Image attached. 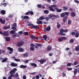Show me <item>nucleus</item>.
<instances>
[{"label": "nucleus", "instance_id": "33", "mask_svg": "<svg viewBox=\"0 0 79 79\" xmlns=\"http://www.w3.org/2000/svg\"><path fill=\"white\" fill-rule=\"evenodd\" d=\"M78 64V62L77 61H75L73 63V64H72V65L73 66V65H74V66H76V65H77V64Z\"/></svg>", "mask_w": 79, "mask_h": 79}, {"label": "nucleus", "instance_id": "13", "mask_svg": "<svg viewBox=\"0 0 79 79\" xmlns=\"http://www.w3.org/2000/svg\"><path fill=\"white\" fill-rule=\"evenodd\" d=\"M30 37L31 38V39H36V40H39L37 37H36L32 35H30Z\"/></svg>", "mask_w": 79, "mask_h": 79}, {"label": "nucleus", "instance_id": "19", "mask_svg": "<svg viewBox=\"0 0 79 79\" xmlns=\"http://www.w3.org/2000/svg\"><path fill=\"white\" fill-rule=\"evenodd\" d=\"M1 13L2 15H4L6 14V11L3 10H2L1 11Z\"/></svg>", "mask_w": 79, "mask_h": 79}, {"label": "nucleus", "instance_id": "35", "mask_svg": "<svg viewBox=\"0 0 79 79\" xmlns=\"http://www.w3.org/2000/svg\"><path fill=\"white\" fill-rule=\"evenodd\" d=\"M7 48L9 50V51H13V48H10V47H8Z\"/></svg>", "mask_w": 79, "mask_h": 79}, {"label": "nucleus", "instance_id": "30", "mask_svg": "<svg viewBox=\"0 0 79 79\" xmlns=\"http://www.w3.org/2000/svg\"><path fill=\"white\" fill-rule=\"evenodd\" d=\"M10 34H15V31L14 30H11L10 32Z\"/></svg>", "mask_w": 79, "mask_h": 79}, {"label": "nucleus", "instance_id": "37", "mask_svg": "<svg viewBox=\"0 0 79 79\" xmlns=\"http://www.w3.org/2000/svg\"><path fill=\"white\" fill-rule=\"evenodd\" d=\"M31 65L32 66H34V67H37V64L34 63H31Z\"/></svg>", "mask_w": 79, "mask_h": 79}, {"label": "nucleus", "instance_id": "62", "mask_svg": "<svg viewBox=\"0 0 79 79\" xmlns=\"http://www.w3.org/2000/svg\"><path fill=\"white\" fill-rule=\"evenodd\" d=\"M23 77V79H26V77H26V76L24 75Z\"/></svg>", "mask_w": 79, "mask_h": 79}, {"label": "nucleus", "instance_id": "41", "mask_svg": "<svg viewBox=\"0 0 79 79\" xmlns=\"http://www.w3.org/2000/svg\"><path fill=\"white\" fill-rule=\"evenodd\" d=\"M63 39H62V38H59L58 39V41L59 42H63Z\"/></svg>", "mask_w": 79, "mask_h": 79}, {"label": "nucleus", "instance_id": "60", "mask_svg": "<svg viewBox=\"0 0 79 79\" xmlns=\"http://www.w3.org/2000/svg\"><path fill=\"white\" fill-rule=\"evenodd\" d=\"M24 19H29V17H28V16H24Z\"/></svg>", "mask_w": 79, "mask_h": 79}, {"label": "nucleus", "instance_id": "21", "mask_svg": "<svg viewBox=\"0 0 79 79\" xmlns=\"http://www.w3.org/2000/svg\"><path fill=\"white\" fill-rule=\"evenodd\" d=\"M57 27L58 29H60L61 27V24L59 23L58 22L57 23Z\"/></svg>", "mask_w": 79, "mask_h": 79}, {"label": "nucleus", "instance_id": "64", "mask_svg": "<svg viewBox=\"0 0 79 79\" xmlns=\"http://www.w3.org/2000/svg\"><path fill=\"white\" fill-rule=\"evenodd\" d=\"M35 45H34V44H30V46H31V47H34V46Z\"/></svg>", "mask_w": 79, "mask_h": 79}, {"label": "nucleus", "instance_id": "49", "mask_svg": "<svg viewBox=\"0 0 79 79\" xmlns=\"http://www.w3.org/2000/svg\"><path fill=\"white\" fill-rule=\"evenodd\" d=\"M14 60L15 61H17V62L20 61V59H15Z\"/></svg>", "mask_w": 79, "mask_h": 79}, {"label": "nucleus", "instance_id": "17", "mask_svg": "<svg viewBox=\"0 0 79 79\" xmlns=\"http://www.w3.org/2000/svg\"><path fill=\"white\" fill-rule=\"evenodd\" d=\"M48 8L49 9V11H55V10L52 7L50 6H49Z\"/></svg>", "mask_w": 79, "mask_h": 79}, {"label": "nucleus", "instance_id": "51", "mask_svg": "<svg viewBox=\"0 0 79 79\" xmlns=\"http://www.w3.org/2000/svg\"><path fill=\"white\" fill-rule=\"evenodd\" d=\"M12 26L14 27H16L17 26V24L16 23H15L14 24H12Z\"/></svg>", "mask_w": 79, "mask_h": 79}, {"label": "nucleus", "instance_id": "56", "mask_svg": "<svg viewBox=\"0 0 79 79\" xmlns=\"http://www.w3.org/2000/svg\"><path fill=\"white\" fill-rule=\"evenodd\" d=\"M63 8H64V10H68V7H66V6H63Z\"/></svg>", "mask_w": 79, "mask_h": 79}, {"label": "nucleus", "instance_id": "52", "mask_svg": "<svg viewBox=\"0 0 79 79\" xmlns=\"http://www.w3.org/2000/svg\"><path fill=\"white\" fill-rule=\"evenodd\" d=\"M72 69H73L72 68H67V70L68 71H72Z\"/></svg>", "mask_w": 79, "mask_h": 79}, {"label": "nucleus", "instance_id": "10", "mask_svg": "<svg viewBox=\"0 0 79 79\" xmlns=\"http://www.w3.org/2000/svg\"><path fill=\"white\" fill-rule=\"evenodd\" d=\"M32 29H39L40 27H39V26L37 25H33V26H32Z\"/></svg>", "mask_w": 79, "mask_h": 79}, {"label": "nucleus", "instance_id": "46", "mask_svg": "<svg viewBox=\"0 0 79 79\" xmlns=\"http://www.w3.org/2000/svg\"><path fill=\"white\" fill-rule=\"evenodd\" d=\"M64 14L65 15H65H66V16H69V12H64Z\"/></svg>", "mask_w": 79, "mask_h": 79}, {"label": "nucleus", "instance_id": "45", "mask_svg": "<svg viewBox=\"0 0 79 79\" xmlns=\"http://www.w3.org/2000/svg\"><path fill=\"white\" fill-rule=\"evenodd\" d=\"M24 35H29V33L27 32H25L24 33Z\"/></svg>", "mask_w": 79, "mask_h": 79}, {"label": "nucleus", "instance_id": "4", "mask_svg": "<svg viewBox=\"0 0 79 79\" xmlns=\"http://www.w3.org/2000/svg\"><path fill=\"white\" fill-rule=\"evenodd\" d=\"M51 30V27L50 26H48L47 28H44V32H47V31H49Z\"/></svg>", "mask_w": 79, "mask_h": 79}, {"label": "nucleus", "instance_id": "57", "mask_svg": "<svg viewBox=\"0 0 79 79\" xmlns=\"http://www.w3.org/2000/svg\"><path fill=\"white\" fill-rule=\"evenodd\" d=\"M30 50H32V51H34V48H33L32 47H31L30 48Z\"/></svg>", "mask_w": 79, "mask_h": 79}, {"label": "nucleus", "instance_id": "48", "mask_svg": "<svg viewBox=\"0 0 79 79\" xmlns=\"http://www.w3.org/2000/svg\"><path fill=\"white\" fill-rule=\"evenodd\" d=\"M12 29H13V30H15V31H17V29H16V27H15L12 26Z\"/></svg>", "mask_w": 79, "mask_h": 79}, {"label": "nucleus", "instance_id": "27", "mask_svg": "<svg viewBox=\"0 0 79 79\" xmlns=\"http://www.w3.org/2000/svg\"><path fill=\"white\" fill-rule=\"evenodd\" d=\"M10 75L11 74H15V71H14V70H12L10 71Z\"/></svg>", "mask_w": 79, "mask_h": 79}, {"label": "nucleus", "instance_id": "61", "mask_svg": "<svg viewBox=\"0 0 79 79\" xmlns=\"http://www.w3.org/2000/svg\"><path fill=\"white\" fill-rule=\"evenodd\" d=\"M36 79H39V78H40V77H39V75H36V76L35 77Z\"/></svg>", "mask_w": 79, "mask_h": 79}, {"label": "nucleus", "instance_id": "55", "mask_svg": "<svg viewBox=\"0 0 79 79\" xmlns=\"http://www.w3.org/2000/svg\"><path fill=\"white\" fill-rule=\"evenodd\" d=\"M67 66H71V63H68L67 64Z\"/></svg>", "mask_w": 79, "mask_h": 79}, {"label": "nucleus", "instance_id": "24", "mask_svg": "<svg viewBox=\"0 0 79 79\" xmlns=\"http://www.w3.org/2000/svg\"><path fill=\"white\" fill-rule=\"evenodd\" d=\"M73 73L74 75H76L77 73V69H75L74 71H73Z\"/></svg>", "mask_w": 79, "mask_h": 79}, {"label": "nucleus", "instance_id": "39", "mask_svg": "<svg viewBox=\"0 0 79 79\" xmlns=\"http://www.w3.org/2000/svg\"><path fill=\"white\" fill-rule=\"evenodd\" d=\"M43 39L45 40H47V36L46 35H44L43 36Z\"/></svg>", "mask_w": 79, "mask_h": 79}, {"label": "nucleus", "instance_id": "11", "mask_svg": "<svg viewBox=\"0 0 79 79\" xmlns=\"http://www.w3.org/2000/svg\"><path fill=\"white\" fill-rule=\"evenodd\" d=\"M54 9L56 10V11L58 12V13H60V12H61V11H62V9H59L57 7L55 8Z\"/></svg>", "mask_w": 79, "mask_h": 79}, {"label": "nucleus", "instance_id": "2", "mask_svg": "<svg viewBox=\"0 0 79 79\" xmlns=\"http://www.w3.org/2000/svg\"><path fill=\"white\" fill-rule=\"evenodd\" d=\"M49 17L50 18H51L52 19H55V18H57V16L53 14H51L49 15Z\"/></svg>", "mask_w": 79, "mask_h": 79}, {"label": "nucleus", "instance_id": "47", "mask_svg": "<svg viewBox=\"0 0 79 79\" xmlns=\"http://www.w3.org/2000/svg\"><path fill=\"white\" fill-rule=\"evenodd\" d=\"M61 38L62 39V40H66L67 39L66 37L64 36H62L61 37Z\"/></svg>", "mask_w": 79, "mask_h": 79}, {"label": "nucleus", "instance_id": "22", "mask_svg": "<svg viewBox=\"0 0 79 79\" xmlns=\"http://www.w3.org/2000/svg\"><path fill=\"white\" fill-rule=\"evenodd\" d=\"M68 19V17L67 16H65L64 17L63 20V22H66V21H67V19Z\"/></svg>", "mask_w": 79, "mask_h": 79}, {"label": "nucleus", "instance_id": "63", "mask_svg": "<svg viewBox=\"0 0 79 79\" xmlns=\"http://www.w3.org/2000/svg\"><path fill=\"white\" fill-rule=\"evenodd\" d=\"M74 2H75L76 3H79V1L77 0H74Z\"/></svg>", "mask_w": 79, "mask_h": 79}, {"label": "nucleus", "instance_id": "8", "mask_svg": "<svg viewBox=\"0 0 79 79\" xmlns=\"http://www.w3.org/2000/svg\"><path fill=\"white\" fill-rule=\"evenodd\" d=\"M38 61L40 62V64H43L44 63H45L46 62V60H43L42 59H41V60H38Z\"/></svg>", "mask_w": 79, "mask_h": 79}, {"label": "nucleus", "instance_id": "18", "mask_svg": "<svg viewBox=\"0 0 79 79\" xmlns=\"http://www.w3.org/2000/svg\"><path fill=\"white\" fill-rule=\"evenodd\" d=\"M71 15L72 17H75V16H76V13L74 12H72Z\"/></svg>", "mask_w": 79, "mask_h": 79}, {"label": "nucleus", "instance_id": "32", "mask_svg": "<svg viewBox=\"0 0 79 79\" xmlns=\"http://www.w3.org/2000/svg\"><path fill=\"white\" fill-rule=\"evenodd\" d=\"M6 5H7V4H6V3H1L0 6H2V5H3V6H4V7H5V6H6Z\"/></svg>", "mask_w": 79, "mask_h": 79}, {"label": "nucleus", "instance_id": "1", "mask_svg": "<svg viewBox=\"0 0 79 79\" xmlns=\"http://www.w3.org/2000/svg\"><path fill=\"white\" fill-rule=\"evenodd\" d=\"M24 41H20L17 44V46L18 47H22L24 44Z\"/></svg>", "mask_w": 79, "mask_h": 79}, {"label": "nucleus", "instance_id": "44", "mask_svg": "<svg viewBox=\"0 0 79 79\" xmlns=\"http://www.w3.org/2000/svg\"><path fill=\"white\" fill-rule=\"evenodd\" d=\"M46 19L47 21H48V20H49V17H46L45 18H44V19Z\"/></svg>", "mask_w": 79, "mask_h": 79}, {"label": "nucleus", "instance_id": "38", "mask_svg": "<svg viewBox=\"0 0 79 79\" xmlns=\"http://www.w3.org/2000/svg\"><path fill=\"white\" fill-rule=\"evenodd\" d=\"M40 20H41L42 21L43 19H45V17H44L43 16H41L39 18Z\"/></svg>", "mask_w": 79, "mask_h": 79}, {"label": "nucleus", "instance_id": "15", "mask_svg": "<svg viewBox=\"0 0 79 79\" xmlns=\"http://www.w3.org/2000/svg\"><path fill=\"white\" fill-rule=\"evenodd\" d=\"M18 50L19 52H23L24 51V50L22 48H18Z\"/></svg>", "mask_w": 79, "mask_h": 79}, {"label": "nucleus", "instance_id": "20", "mask_svg": "<svg viewBox=\"0 0 79 79\" xmlns=\"http://www.w3.org/2000/svg\"><path fill=\"white\" fill-rule=\"evenodd\" d=\"M20 68H22V69H24V68H27V66L22 65L20 66Z\"/></svg>", "mask_w": 79, "mask_h": 79}, {"label": "nucleus", "instance_id": "59", "mask_svg": "<svg viewBox=\"0 0 79 79\" xmlns=\"http://www.w3.org/2000/svg\"><path fill=\"white\" fill-rule=\"evenodd\" d=\"M23 31H20L19 32H18V34L20 35H21V34H23Z\"/></svg>", "mask_w": 79, "mask_h": 79}, {"label": "nucleus", "instance_id": "31", "mask_svg": "<svg viewBox=\"0 0 79 79\" xmlns=\"http://www.w3.org/2000/svg\"><path fill=\"white\" fill-rule=\"evenodd\" d=\"M12 77H15V75L11 74L10 76H9L8 77V79H12Z\"/></svg>", "mask_w": 79, "mask_h": 79}, {"label": "nucleus", "instance_id": "58", "mask_svg": "<svg viewBox=\"0 0 79 79\" xmlns=\"http://www.w3.org/2000/svg\"><path fill=\"white\" fill-rule=\"evenodd\" d=\"M76 33L74 32H72L71 33V35H75Z\"/></svg>", "mask_w": 79, "mask_h": 79}, {"label": "nucleus", "instance_id": "28", "mask_svg": "<svg viewBox=\"0 0 79 79\" xmlns=\"http://www.w3.org/2000/svg\"><path fill=\"white\" fill-rule=\"evenodd\" d=\"M34 25V24H32L31 23L29 22L28 24L27 25L28 26H31L32 28V26Z\"/></svg>", "mask_w": 79, "mask_h": 79}, {"label": "nucleus", "instance_id": "23", "mask_svg": "<svg viewBox=\"0 0 79 79\" xmlns=\"http://www.w3.org/2000/svg\"><path fill=\"white\" fill-rule=\"evenodd\" d=\"M36 45L38 47H43V45H42V44L36 43Z\"/></svg>", "mask_w": 79, "mask_h": 79}, {"label": "nucleus", "instance_id": "26", "mask_svg": "<svg viewBox=\"0 0 79 79\" xmlns=\"http://www.w3.org/2000/svg\"><path fill=\"white\" fill-rule=\"evenodd\" d=\"M23 56L24 57H27L28 56V52H26L24 54H23Z\"/></svg>", "mask_w": 79, "mask_h": 79}, {"label": "nucleus", "instance_id": "7", "mask_svg": "<svg viewBox=\"0 0 79 79\" xmlns=\"http://www.w3.org/2000/svg\"><path fill=\"white\" fill-rule=\"evenodd\" d=\"M19 35L18 33H15V34H13L11 36L13 39H14L15 37H19Z\"/></svg>", "mask_w": 79, "mask_h": 79}, {"label": "nucleus", "instance_id": "29", "mask_svg": "<svg viewBox=\"0 0 79 79\" xmlns=\"http://www.w3.org/2000/svg\"><path fill=\"white\" fill-rule=\"evenodd\" d=\"M8 60V58H4L2 61V63H5V62H6Z\"/></svg>", "mask_w": 79, "mask_h": 79}, {"label": "nucleus", "instance_id": "36", "mask_svg": "<svg viewBox=\"0 0 79 79\" xmlns=\"http://www.w3.org/2000/svg\"><path fill=\"white\" fill-rule=\"evenodd\" d=\"M65 16V15L64 14V13H63L60 14V17L61 18H63Z\"/></svg>", "mask_w": 79, "mask_h": 79}, {"label": "nucleus", "instance_id": "53", "mask_svg": "<svg viewBox=\"0 0 79 79\" xmlns=\"http://www.w3.org/2000/svg\"><path fill=\"white\" fill-rule=\"evenodd\" d=\"M15 77H18L19 76L18 75V73H16L15 75Z\"/></svg>", "mask_w": 79, "mask_h": 79}, {"label": "nucleus", "instance_id": "14", "mask_svg": "<svg viewBox=\"0 0 79 79\" xmlns=\"http://www.w3.org/2000/svg\"><path fill=\"white\" fill-rule=\"evenodd\" d=\"M5 39L7 42H10L11 40V38L9 37H5Z\"/></svg>", "mask_w": 79, "mask_h": 79}, {"label": "nucleus", "instance_id": "40", "mask_svg": "<svg viewBox=\"0 0 79 79\" xmlns=\"http://www.w3.org/2000/svg\"><path fill=\"white\" fill-rule=\"evenodd\" d=\"M44 13L45 14H48L49 13V11L47 10H44Z\"/></svg>", "mask_w": 79, "mask_h": 79}, {"label": "nucleus", "instance_id": "3", "mask_svg": "<svg viewBox=\"0 0 79 79\" xmlns=\"http://www.w3.org/2000/svg\"><path fill=\"white\" fill-rule=\"evenodd\" d=\"M59 31L60 33H64V32H68V29H66L64 30L63 28H61L59 30Z\"/></svg>", "mask_w": 79, "mask_h": 79}, {"label": "nucleus", "instance_id": "25", "mask_svg": "<svg viewBox=\"0 0 79 79\" xmlns=\"http://www.w3.org/2000/svg\"><path fill=\"white\" fill-rule=\"evenodd\" d=\"M52 46H48L47 48V49L48 50V51H50V50H52Z\"/></svg>", "mask_w": 79, "mask_h": 79}, {"label": "nucleus", "instance_id": "5", "mask_svg": "<svg viewBox=\"0 0 79 79\" xmlns=\"http://www.w3.org/2000/svg\"><path fill=\"white\" fill-rule=\"evenodd\" d=\"M30 14L31 15H34V12L32 11L29 10L27 12H26L25 15H29Z\"/></svg>", "mask_w": 79, "mask_h": 79}, {"label": "nucleus", "instance_id": "42", "mask_svg": "<svg viewBox=\"0 0 79 79\" xmlns=\"http://www.w3.org/2000/svg\"><path fill=\"white\" fill-rule=\"evenodd\" d=\"M36 23L38 24H42V22L41 21H37Z\"/></svg>", "mask_w": 79, "mask_h": 79}, {"label": "nucleus", "instance_id": "34", "mask_svg": "<svg viewBox=\"0 0 79 79\" xmlns=\"http://www.w3.org/2000/svg\"><path fill=\"white\" fill-rule=\"evenodd\" d=\"M75 50L77 52H78L79 51V45H78L77 46L75 47Z\"/></svg>", "mask_w": 79, "mask_h": 79}, {"label": "nucleus", "instance_id": "6", "mask_svg": "<svg viewBox=\"0 0 79 79\" xmlns=\"http://www.w3.org/2000/svg\"><path fill=\"white\" fill-rule=\"evenodd\" d=\"M3 35H4V36H6V37L8 36V35H9V32H8V31H4Z\"/></svg>", "mask_w": 79, "mask_h": 79}, {"label": "nucleus", "instance_id": "54", "mask_svg": "<svg viewBox=\"0 0 79 79\" xmlns=\"http://www.w3.org/2000/svg\"><path fill=\"white\" fill-rule=\"evenodd\" d=\"M51 6L52 8H53V7H57V5H53Z\"/></svg>", "mask_w": 79, "mask_h": 79}, {"label": "nucleus", "instance_id": "12", "mask_svg": "<svg viewBox=\"0 0 79 79\" xmlns=\"http://www.w3.org/2000/svg\"><path fill=\"white\" fill-rule=\"evenodd\" d=\"M3 29L4 30H6L8 29H10V26H4L3 27Z\"/></svg>", "mask_w": 79, "mask_h": 79}, {"label": "nucleus", "instance_id": "16", "mask_svg": "<svg viewBox=\"0 0 79 79\" xmlns=\"http://www.w3.org/2000/svg\"><path fill=\"white\" fill-rule=\"evenodd\" d=\"M0 22L2 23V24H4L5 23V19H4L2 20V18L0 19Z\"/></svg>", "mask_w": 79, "mask_h": 79}, {"label": "nucleus", "instance_id": "43", "mask_svg": "<svg viewBox=\"0 0 79 79\" xmlns=\"http://www.w3.org/2000/svg\"><path fill=\"white\" fill-rule=\"evenodd\" d=\"M74 43V40H73V39L70 40L69 42V43H70L71 44H72V43Z\"/></svg>", "mask_w": 79, "mask_h": 79}, {"label": "nucleus", "instance_id": "50", "mask_svg": "<svg viewBox=\"0 0 79 79\" xmlns=\"http://www.w3.org/2000/svg\"><path fill=\"white\" fill-rule=\"evenodd\" d=\"M37 6L39 8H42V5L40 4H38L37 5Z\"/></svg>", "mask_w": 79, "mask_h": 79}, {"label": "nucleus", "instance_id": "9", "mask_svg": "<svg viewBox=\"0 0 79 79\" xmlns=\"http://www.w3.org/2000/svg\"><path fill=\"white\" fill-rule=\"evenodd\" d=\"M10 65L11 66H13V67H16V66H18V64H15L14 62H11Z\"/></svg>", "mask_w": 79, "mask_h": 79}]
</instances>
